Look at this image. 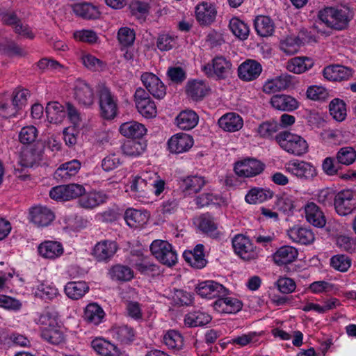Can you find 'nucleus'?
<instances>
[{"instance_id": "obj_29", "label": "nucleus", "mask_w": 356, "mask_h": 356, "mask_svg": "<svg viewBox=\"0 0 356 356\" xmlns=\"http://www.w3.org/2000/svg\"><path fill=\"white\" fill-rule=\"evenodd\" d=\"M91 346L95 352L104 356L120 355V350L115 345L102 338L93 339L91 341Z\"/></svg>"}, {"instance_id": "obj_51", "label": "nucleus", "mask_w": 356, "mask_h": 356, "mask_svg": "<svg viewBox=\"0 0 356 356\" xmlns=\"http://www.w3.org/2000/svg\"><path fill=\"white\" fill-rule=\"evenodd\" d=\"M211 320L210 315L200 311L190 312L185 317V323L190 327L203 326Z\"/></svg>"}, {"instance_id": "obj_11", "label": "nucleus", "mask_w": 356, "mask_h": 356, "mask_svg": "<svg viewBox=\"0 0 356 356\" xmlns=\"http://www.w3.org/2000/svg\"><path fill=\"white\" fill-rule=\"evenodd\" d=\"M141 81L149 93L154 97L161 99L165 96V86L155 74L149 72L144 73L141 76Z\"/></svg>"}, {"instance_id": "obj_20", "label": "nucleus", "mask_w": 356, "mask_h": 356, "mask_svg": "<svg viewBox=\"0 0 356 356\" xmlns=\"http://www.w3.org/2000/svg\"><path fill=\"white\" fill-rule=\"evenodd\" d=\"M204 245L202 244H197L193 250L184 251L183 257L192 267L200 269L204 268L207 263L204 258Z\"/></svg>"}, {"instance_id": "obj_63", "label": "nucleus", "mask_w": 356, "mask_h": 356, "mask_svg": "<svg viewBox=\"0 0 356 356\" xmlns=\"http://www.w3.org/2000/svg\"><path fill=\"white\" fill-rule=\"evenodd\" d=\"M182 341L181 334L175 330L168 331L163 337L164 343L170 348H180Z\"/></svg>"}, {"instance_id": "obj_12", "label": "nucleus", "mask_w": 356, "mask_h": 356, "mask_svg": "<svg viewBox=\"0 0 356 356\" xmlns=\"http://www.w3.org/2000/svg\"><path fill=\"white\" fill-rule=\"evenodd\" d=\"M264 169V165L254 159L238 162L234 166V172L240 177H252L259 175Z\"/></svg>"}, {"instance_id": "obj_59", "label": "nucleus", "mask_w": 356, "mask_h": 356, "mask_svg": "<svg viewBox=\"0 0 356 356\" xmlns=\"http://www.w3.org/2000/svg\"><path fill=\"white\" fill-rule=\"evenodd\" d=\"M171 296L175 305L178 306H188L193 302L192 296L181 289H173Z\"/></svg>"}, {"instance_id": "obj_58", "label": "nucleus", "mask_w": 356, "mask_h": 356, "mask_svg": "<svg viewBox=\"0 0 356 356\" xmlns=\"http://www.w3.org/2000/svg\"><path fill=\"white\" fill-rule=\"evenodd\" d=\"M138 111L146 118H152L156 115V106L151 98L136 105Z\"/></svg>"}, {"instance_id": "obj_33", "label": "nucleus", "mask_w": 356, "mask_h": 356, "mask_svg": "<svg viewBox=\"0 0 356 356\" xmlns=\"http://www.w3.org/2000/svg\"><path fill=\"white\" fill-rule=\"evenodd\" d=\"M40 255L47 259H55L63 252L62 245L57 241H47L42 243L38 248Z\"/></svg>"}, {"instance_id": "obj_44", "label": "nucleus", "mask_w": 356, "mask_h": 356, "mask_svg": "<svg viewBox=\"0 0 356 356\" xmlns=\"http://www.w3.org/2000/svg\"><path fill=\"white\" fill-rule=\"evenodd\" d=\"M147 143L144 140H130L122 146L123 154L129 156H138L146 149Z\"/></svg>"}, {"instance_id": "obj_46", "label": "nucleus", "mask_w": 356, "mask_h": 356, "mask_svg": "<svg viewBox=\"0 0 356 356\" xmlns=\"http://www.w3.org/2000/svg\"><path fill=\"white\" fill-rule=\"evenodd\" d=\"M124 220L130 227H138L147 222V216L140 211L134 209H128L124 215Z\"/></svg>"}, {"instance_id": "obj_38", "label": "nucleus", "mask_w": 356, "mask_h": 356, "mask_svg": "<svg viewBox=\"0 0 356 356\" xmlns=\"http://www.w3.org/2000/svg\"><path fill=\"white\" fill-rule=\"evenodd\" d=\"M104 312L102 308L96 303L87 305L84 311V320L89 324L97 325L104 317Z\"/></svg>"}, {"instance_id": "obj_35", "label": "nucleus", "mask_w": 356, "mask_h": 356, "mask_svg": "<svg viewBox=\"0 0 356 356\" xmlns=\"http://www.w3.org/2000/svg\"><path fill=\"white\" fill-rule=\"evenodd\" d=\"M40 332L41 337L49 343L58 345L65 341L64 333L57 324L52 327H44Z\"/></svg>"}, {"instance_id": "obj_53", "label": "nucleus", "mask_w": 356, "mask_h": 356, "mask_svg": "<svg viewBox=\"0 0 356 356\" xmlns=\"http://www.w3.org/2000/svg\"><path fill=\"white\" fill-rule=\"evenodd\" d=\"M336 159L338 163L350 165L356 159V151L350 146L341 147L336 154Z\"/></svg>"}, {"instance_id": "obj_26", "label": "nucleus", "mask_w": 356, "mask_h": 356, "mask_svg": "<svg viewBox=\"0 0 356 356\" xmlns=\"http://www.w3.org/2000/svg\"><path fill=\"white\" fill-rule=\"evenodd\" d=\"M119 130L120 134L127 138H141L147 133L145 125L136 121L122 124Z\"/></svg>"}, {"instance_id": "obj_5", "label": "nucleus", "mask_w": 356, "mask_h": 356, "mask_svg": "<svg viewBox=\"0 0 356 356\" xmlns=\"http://www.w3.org/2000/svg\"><path fill=\"white\" fill-rule=\"evenodd\" d=\"M334 209L340 216H347L356 210V192L343 190L336 194Z\"/></svg>"}, {"instance_id": "obj_23", "label": "nucleus", "mask_w": 356, "mask_h": 356, "mask_svg": "<svg viewBox=\"0 0 356 356\" xmlns=\"http://www.w3.org/2000/svg\"><path fill=\"white\" fill-rule=\"evenodd\" d=\"M305 218L308 222L316 227H323L326 220L324 213L314 202H309L305 207Z\"/></svg>"}, {"instance_id": "obj_56", "label": "nucleus", "mask_w": 356, "mask_h": 356, "mask_svg": "<svg viewBox=\"0 0 356 356\" xmlns=\"http://www.w3.org/2000/svg\"><path fill=\"white\" fill-rule=\"evenodd\" d=\"M0 49L4 54L8 56H25L26 55L25 49L13 40H8L1 44Z\"/></svg>"}, {"instance_id": "obj_25", "label": "nucleus", "mask_w": 356, "mask_h": 356, "mask_svg": "<svg viewBox=\"0 0 356 356\" xmlns=\"http://www.w3.org/2000/svg\"><path fill=\"white\" fill-rule=\"evenodd\" d=\"M179 184L183 192L191 195L198 193L204 186L205 181L202 177L188 176L181 178Z\"/></svg>"}, {"instance_id": "obj_55", "label": "nucleus", "mask_w": 356, "mask_h": 356, "mask_svg": "<svg viewBox=\"0 0 356 356\" xmlns=\"http://www.w3.org/2000/svg\"><path fill=\"white\" fill-rule=\"evenodd\" d=\"M3 96H8V98H0V116L4 118L15 117L18 112V109L13 105V103L8 93Z\"/></svg>"}, {"instance_id": "obj_50", "label": "nucleus", "mask_w": 356, "mask_h": 356, "mask_svg": "<svg viewBox=\"0 0 356 356\" xmlns=\"http://www.w3.org/2000/svg\"><path fill=\"white\" fill-rule=\"evenodd\" d=\"M109 273L113 280L121 282H128L134 277L132 269L127 266L120 264L113 266L111 268Z\"/></svg>"}, {"instance_id": "obj_24", "label": "nucleus", "mask_w": 356, "mask_h": 356, "mask_svg": "<svg viewBox=\"0 0 356 356\" xmlns=\"http://www.w3.org/2000/svg\"><path fill=\"white\" fill-rule=\"evenodd\" d=\"M271 106L282 111H293L298 108V101L290 95H275L270 99Z\"/></svg>"}, {"instance_id": "obj_3", "label": "nucleus", "mask_w": 356, "mask_h": 356, "mask_svg": "<svg viewBox=\"0 0 356 356\" xmlns=\"http://www.w3.org/2000/svg\"><path fill=\"white\" fill-rule=\"evenodd\" d=\"M150 250L155 258L166 266H173L177 261V252L167 241L154 240L150 245Z\"/></svg>"}, {"instance_id": "obj_32", "label": "nucleus", "mask_w": 356, "mask_h": 356, "mask_svg": "<svg viewBox=\"0 0 356 356\" xmlns=\"http://www.w3.org/2000/svg\"><path fill=\"white\" fill-rule=\"evenodd\" d=\"M74 14L85 19H95L99 17L97 8L90 3L81 2L72 5Z\"/></svg>"}, {"instance_id": "obj_7", "label": "nucleus", "mask_w": 356, "mask_h": 356, "mask_svg": "<svg viewBox=\"0 0 356 356\" xmlns=\"http://www.w3.org/2000/svg\"><path fill=\"white\" fill-rule=\"evenodd\" d=\"M118 246L117 243L111 240H103L95 244L91 254L98 262H108L115 255Z\"/></svg>"}, {"instance_id": "obj_52", "label": "nucleus", "mask_w": 356, "mask_h": 356, "mask_svg": "<svg viewBox=\"0 0 356 356\" xmlns=\"http://www.w3.org/2000/svg\"><path fill=\"white\" fill-rule=\"evenodd\" d=\"M280 126L275 120L265 121L258 127L257 133L263 138L273 139V134L279 131Z\"/></svg>"}, {"instance_id": "obj_61", "label": "nucleus", "mask_w": 356, "mask_h": 356, "mask_svg": "<svg viewBox=\"0 0 356 356\" xmlns=\"http://www.w3.org/2000/svg\"><path fill=\"white\" fill-rule=\"evenodd\" d=\"M134 265L136 270L143 275L158 273L159 270V266L150 262L147 257L142 258L140 261H134Z\"/></svg>"}, {"instance_id": "obj_43", "label": "nucleus", "mask_w": 356, "mask_h": 356, "mask_svg": "<svg viewBox=\"0 0 356 356\" xmlns=\"http://www.w3.org/2000/svg\"><path fill=\"white\" fill-rule=\"evenodd\" d=\"M215 75L219 79H224L231 72L232 63L223 56H216L212 60Z\"/></svg>"}, {"instance_id": "obj_22", "label": "nucleus", "mask_w": 356, "mask_h": 356, "mask_svg": "<svg viewBox=\"0 0 356 356\" xmlns=\"http://www.w3.org/2000/svg\"><path fill=\"white\" fill-rule=\"evenodd\" d=\"M287 234L293 241L302 245L311 244L314 241V234L311 229L299 226L290 228Z\"/></svg>"}, {"instance_id": "obj_2", "label": "nucleus", "mask_w": 356, "mask_h": 356, "mask_svg": "<svg viewBox=\"0 0 356 356\" xmlns=\"http://www.w3.org/2000/svg\"><path fill=\"white\" fill-rule=\"evenodd\" d=\"M275 140L282 149L296 156H302L308 150L307 143L303 138L287 131L277 134Z\"/></svg>"}, {"instance_id": "obj_16", "label": "nucleus", "mask_w": 356, "mask_h": 356, "mask_svg": "<svg viewBox=\"0 0 356 356\" xmlns=\"http://www.w3.org/2000/svg\"><path fill=\"white\" fill-rule=\"evenodd\" d=\"M54 214L46 207L37 206L29 211V219L38 227H47L54 220Z\"/></svg>"}, {"instance_id": "obj_21", "label": "nucleus", "mask_w": 356, "mask_h": 356, "mask_svg": "<svg viewBox=\"0 0 356 356\" xmlns=\"http://www.w3.org/2000/svg\"><path fill=\"white\" fill-rule=\"evenodd\" d=\"M352 69L340 65L327 66L324 68L323 74L324 77L333 81H341L348 79L352 76Z\"/></svg>"}, {"instance_id": "obj_10", "label": "nucleus", "mask_w": 356, "mask_h": 356, "mask_svg": "<svg viewBox=\"0 0 356 356\" xmlns=\"http://www.w3.org/2000/svg\"><path fill=\"white\" fill-rule=\"evenodd\" d=\"M195 290L201 297L209 299L225 296L227 294V290L223 285L213 280L200 282Z\"/></svg>"}, {"instance_id": "obj_41", "label": "nucleus", "mask_w": 356, "mask_h": 356, "mask_svg": "<svg viewBox=\"0 0 356 356\" xmlns=\"http://www.w3.org/2000/svg\"><path fill=\"white\" fill-rule=\"evenodd\" d=\"M45 112L51 123H59L65 116V107L58 102L47 103Z\"/></svg>"}, {"instance_id": "obj_39", "label": "nucleus", "mask_w": 356, "mask_h": 356, "mask_svg": "<svg viewBox=\"0 0 356 356\" xmlns=\"http://www.w3.org/2000/svg\"><path fill=\"white\" fill-rule=\"evenodd\" d=\"M89 291V286L86 282H69L65 286L66 295L71 299L78 300L82 298Z\"/></svg>"}, {"instance_id": "obj_30", "label": "nucleus", "mask_w": 356, "mask_h": 356, "mask_svg": "<svg viewBox=\"0 0 356 356\" xmlns=\"http://www.w3.org/2000/svg\"><path fill=\"white\" fill-rule=\"evenodd\" d=\"M291 83L290 75H282L267 81L263 86V91L268 94L275 93L286 89L290 86Z\"/></svg>"}, {"instance_id": "obj_17", "label": "nucleus", "mask_w": 356, "mask_h": 356, "mask_svg": "<svg viewBox=\"0 0 356 356\" xmlns=\"http://www.w3.org/2000/svg\"><path fill=\"white\" fill-rule=\"evenodd\" d=\"M197 227L202 232L213 238H220L222 235V233L218 229L214 218L209 213H204L198 218Z\"/></svg>"}, {"instance_id": "obj_37", "label": "nucleus", "mask_w": 356, "mask_h": 356, "mask_svg": "<svg viewBox=\"0 0 356 356\" xmlns=\"http://www.w3.org/2000/svg\"><path fill=\"white\" fill-rule=\"evenodd\" d=\"M254 25L257 34L261 37L270 36L275 31L273 21L267 16H257L254 19Z\"/></svg>"}, {"instance_id": "obj_14", "label": "nucleus", "mask_w": 356, "mask_h": 356, "mask_svg": "<svg viewBox=\"0 0 356 356\" xmlns=\"http://www.w3.org/2000/svg\"><path fill=\"white\" fill-rule=\"evenodd\" d=\"M81 167V163L78 159L65 162L56 170L54 178L58 182L67 181L79 172Z\"/></svg>"}, {"instance_id": "obj_28", "label": "nucleus", "mask_w": 356, "mask_h": 356, "mask_svg": "<svg viewBox=\"0 0 356 356\" xmlns=\"http://www.w3.org/2000/svg\"><path fill=\"white\" fill-rule=\"evenodd\" d=\"M176 124L182 130H191L198 123L199 117L193 110H184L181 111L177 116Z\"/></svg>"}, {"instance_id": "obj_45", "label": "nucleus", "mask_w": 356, "mask_h": 356, "mask_svg": "<svg viewBox=\"0 0 356 356\" xmlns=\"http://www.w3.org/2000/svg\"><path fill=\"white\" fill-rule=\"evenodd\" d=\"M273 193L268 189L254 188L249 191L245 197L249 204L261 203L273 197Z\"/></svg>"}, {"instance_id": "obj_34", "label": "nucleus", "mask_w": 356, "mask_h": 356, "mask_svg": "<svg viewBox=\"0 0 356 356\" xmlns=\"http://www.w3.org/2000/svg\"><path fill=\"white\" fill-rule=\"evenodd\" d=\"M147 175L136 176L131 182V190L136 192L138 197H145L152 191L151 179H147Z\"/></svg>"}, {"instance_id": "obj_31", "label": "nucleus", "mask_w": 356, "mask_h": 356, "mask_svg": "<svg viewBox=\"0 0 356 356\" xmlns=\"http://www.w3.org/2000/svg\"><path fill=\"white\" fill-rule=\"evenodd\" d=\"M298 255L296 248L290 245L280 248L274 254L273 259L279 266L290 264L295 261Z\"/></svg>"}, {"instance_id": "obj_36", "label": "nucleus", "mask_w": 356, "mask_h": 356, "mask_svg": "<svg viewBox=\"0 0 356 356\" xmlns=\"http://www.w3.org/2000/svg\"><path fill=\"white\" fill-rule=\"evenodd\" d=\"M107 198V195L104 192H92L86 195H82L79 200V204L83 208L92 209L100 204L104 203Z\"/></svg>"}, {"instance_id": "obj_60", "label": "nucleus", "mask_w": 356, "mask_h": 356, "mask_svg": "<svg viewBox=\"0 0 356 356\" xmlns=\"http://www.w3.org/2000/svg\"><path fill=\"white\" fill-rule=\"evenodd\" d=\"M38 131L33 125L26 126L22 128L19 134V140L22 144H31L35 141Z\"/></svg>"}, {"instance_id": "obj_42", "label": "nucleus", "mask_w": 356, "mask_h": 356, "mask_svg": "<svg viewBox=\"0 0 356 356\" xmlns=\"http://www.w3.org/2000/svg\"><path fill=\"white\" fill-rule=\"evenodd\" d=\"M41 151L33 148L24 149L20 155L19 163L24 168H32L42 160Z\"/></svg>"}, {"instance_id": "obj_13", "label": "nucleus", "mask_w": 356, "mask_h": 356, "mask_svg": "<svg viewBox=\"0 0 356 356\" xmlns=\"http://www.w3.org/2000/svg\"><path fill=\"white\" fill-rule=\"evenodd\" d=\"M238 76L244 81H252L257 79L262 72L261 65L253 59H248L238 67Z\"/></svg>"}, {"instance_id": "obj_18", "label": "nucleus", "mask_w": 356, "mask_h": 356, "mask_svg": "<svg viewBox=\"0 0 356 356\" xmlns=\"http://www.w3.org/2000/svg\"><path fill=\"white\" fill-rule=\"evenodd\" d=\"M287 166V170L300 178L309 179L316 176V169L309 163L305 161H291Z\"/></svg>"}, {"instance_id": "obj_9", "label": "nucleus", "mask_w": 356, "mask_h": 356, "mask_svg": "<svg viewBox=\"0 0 356 356\" xmlns=\"http://www.w3.org/2000/svg\"><path fill=\"white\" fill-rule=\"evenodd\" d=\"M74 97L80 105L88 107L94 103L93 88L86 81L77 79L74 85Z\"/></svg>"}, {"instance_id": "obj_40", "label": "nucleus", "mask_w": 356, "mask_h": 356, "mask_svg": "<svg viewBox=\"0 0 356 356\" xmlns=\"http://www.w3.org/2000/svg\"><path fill=\"white\" fill-rule=\"evenodd\" d=\"M110 333L113 339L124 344L131 343L134 339V330L127 325L113 326Z\"/></svg>"}, {"instance_id": "obj_62", "label": "nucleus", "mask_w": 356, "mask_h": 356, "mask_svg": "<svg viewBox=\"0 0 356 356\" xmlns=\"http://www.w3.org/2000/svg\"><path fill=\"white\" fill-rule=\"evenodd\" d=\"M136 34L133 29L129 27H122L118 32V40L123 47L131 46L135 40Z\"/></svg>"}, {"instance_id": "obj_64", "label": "nucleus", "mask_w": 356, "mask_h": 356, "mask_svg": "<svg viewBox=\"0 0 356 356\" xmlns=\"http://www.w3.org/2000/svg\"><path fill=\"white\" fill-rule=\"evenodd\" d=\"M280 49L286 54H294L299 49V39L291 36L286 38L280 42Z\"/></svg>"}, {"instance_id": "obj_54", "label": "nucleus", "mask_w": 356, "mask_h": 356, "mask_svg": "<svg viewBox=\"0 0 356 356\" xmlns=\"http://www.w3.org/2000/svg\"><path fill=\"white\" fill-rule=\"evenodd\" d=\"M330 113L337 121L343 120L346 116V104L343 100L334 99L330 104Z\"/></svg>"}, {"instance_id": "obj_15", "label": "nucleus", "mask_w": 356, "mask_h": 356, "mask_svg": "<svg viewBox=\"0 0 356 356\" xmlns=\"http://www.w3.org/2000/svg\"><path fill=\"white\" fill-rule=\"evenodd\" d=\"M171 153L180 154L187 152L193 145V139L187 134L179 133L172 136L168 142Z\"/></svg>"}, {"instance_id": "obj_6", "label": "nucleus", "mask_w": 356, "mask_h": 356, "mask_svg": "<svg viewBox=\"0 0 356 356\" xmlns=\"http://www.w3.org/2000/svg\"><path fill=\"white\" fill-rule=\"evenodd\" d=\"M83 186L78 184H70L55 186L49 191L51 198L56 200L67 201L81 197L85 194Z\"/></svg>"}, {"instance_id": "obj_4", "label": "nucleus", "mask_w": 356, "mask_h": 356, "mask_svg": "<svg viewBox=\"0 0 356 356\" xmlns=\"http://www.w3.org/2000/svg\"><path fill=\"white\" fill-rule=\"evenodd\" d=\"M117 98L107 87L103 86L100 88L99 90V104L100 113L103 118L111 120L117 115Z\"/></svg>"}, {"instance_id": "obj_8", "label": "nucleus", "mask_w": 356, "mask_h": 356, "mask_svg": "<svg viewBox=\"0 0 356 356\" xmlns=\"http://www.w3.org/2000/svg\"><path fill=\"white\" fill-rule=\"evenodd\" d=\"M232 246L234 252L244 260H251L257 257V253L250 240L242 235L238 234L232 239Z\"/></svg>"}, {"instance_id": "obj_19", "label": "nucleus", "mask_w": 356, "mask_h": 356, "mask_svg": "<svg viewBox=\"0 0 356 356\" xmlns=\"http://www.w3.org/2000/svg\"><path fill=\"white\" fill-rule=\"evenodd\" d=\"M217 11L215 6L207 2H202L195 7L196 19L202 25H209L214 22Z\"/></svg>"}, {"instance_id": "obj_57", "label": "nucleus", "mask_w": 356, "mask_h": 356, "mask_svg": "<svg viewBox=\"0 0 356 356\" xmlns=\"http://www.w3.org/2000/svg\"><path fill=\"white\" fill-rule=\"evenodd\" d=\"M330 266L337 270L346 272L351 266V259L346 254H336L330 259Z\"/></svg>"}, {"instance_id": "obj_1", "label": "nucleus", "mask_w": 356, "mask_h": 356, "mask_svg": "<svg viewBox=\"0 0 356 356\" xmlns=\"http://www.w3.org/2000/svg\"><path fill=\"white\" fill-rule=\"evenodd\" d=\"M318 18L327 26L336 30L347 27L351 18V12L348 8L337 9L327 7L318 13Z\"/></svg>"}, {"instance_id": "obj_47", "label": "nucleus", "mask_w": 356, "mask_h": 356, "mask_svg": "<svg viewBox=\"0 0 356 356\" xmlns=\"http://www.w3.org/2000/svg\"><path fill=\"white\" fill-rule=\"evenodd\" d=\"M314 61L307 57H295L288 64L289 71L295 74H301L312 68Z\"/></svg>"}, {"instance_id": "obj_49", "label": "nucleus", "mask_w": 356, "mask_h": 356, "mask_svg": "<svg viewBox=\"0 0 356 356\" xmlns=\"http://www.w3.org/2000/svg\"><path fill=\"white\" fill-rule=\"evenodd\" d=\"M207 87L202 81H193L188 82L186 87V92L193 100L199 101L206 95Z\"/></svg>"}, {"instance_id": "obj_48", "label": "nucleus", "mask_w": 356, "mask_h": 356, "mask_svg": "<svg viewBox=\"0 0 356 356\" xmlns=\"http://www.w3.org/2000/svg\"><path fill=\"white\" fill-rule=\"evenodd\" d=\"M229 28L232 33L241 40H246L250 33L248 24L238 17H233L230 19Z\"/></svg>"}, {"instance_id": "obj_27", "label": "nucleus", "mask_w": 356, "mask_h": 356, "mask_svg": "<svg viewBox=\"0 0 356 356\" xmlns=\"http://www.w3.org/2000/svg\"><path fill=\"white\" fill-rule=\"evenodd\" d=\"M243 121L239 115L235 113H228L218 120V125L223 130L234 132L241 129Z\"/></svg>"}]
</instances>
